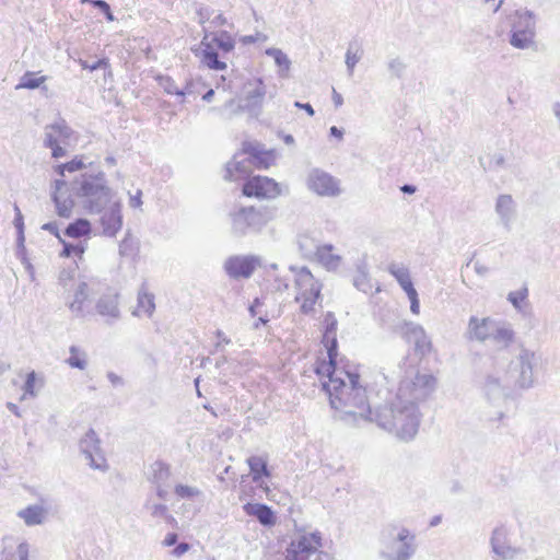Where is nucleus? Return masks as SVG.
Here are the masks:
<instances>
[{"instance_id": "obj_1", "label": "nucleus", "mask_w": 560, "mask_h": 560, "mask_svg": "<svg viewBox=\"0 0 560 560\" xmlns=\"http://www.w3.org/2000/svg\"><path fill=\"white\" fill-rule=\"evenodd\" d=\"M435 377L432 374H420L400 382L393 401L377 407L375 421L378 427L395 432L402 441H411L418 433L420 412L418 402L424 401L435 388Z\"/></svg>"}, {"instance_id": "obj_2", "label": "nucleus", "mask_w": 560, "mask_h": 560, "mask_svg": "<svg viewBox=\"0 0 560 560\" xmlns=\"http://www.w3.org/2000/svg\"><path fill=\"white\" fill-rule=\"evenodd\" d=\"M348 378L337 382L334 388L330 384H324V390L329 397V402L336 411V417L350 425H360L371 422L373 419L366 390L359 384L360 375L343 372Z\"/></svg>"}, {"instance_id": "obj_3", "label": "nucleus", "mask_w": 560, "mask_h": 560, "mask_svg": "<svg viewBox=\"0 0 560 560\" xmlns=\"http://www.w3.org/2000/svg\"><path fill=\"white\" fill-rule=\"evenodd\" d=\"M71 191L83 199V207L90 213H101L114 202L103 172L81 174L71 183Z\"/></svg>"}, {"instance_id": "obj_4", "label": "nucleus", "mask_w": 560, "mask_h": 560, "mask_svg": "<svg viewBox=\"0 0 560 560\" xmlns=\"http://www.w3.org/2000/svg\"><path fill=\"white\" fill-rule=\"evenodd\" d=\"M380 557L384 560H410L417 552V536L397 524L386 525L380 535Z\"/></svg>"}, {"instance_id": "obj_5", "label": "nucleus", "mask_w": 560, "mask_h": 560, "mask_svg": "<svg viewBox=\"0 0 560 560\" xmlns=\"http://www.w3.org/2000/svg\"><path fill=\"white\" fill-rule=\"evenodd\" d=\"M276 215L277 208L272 206H242L230 212L231 234L234 237L257 235Z\"/></svg>"}, {"instance_id": "obj_6", "label": "nucleus", "mask_w": 560, "mask_h": 560, "mask_svg": "<svg viewBox=\"0 0 560 560\" xmlns=\"http://www.w3.org/2000/svg\"><path fill=\"white\" fill-rule=\"evenodd\" d=\"M477 388L485 401L495 408H500L510 397V382L503 378L498 371L486 372L479 375Z\"/></svg>"}, {"instance_id": "obj_7", "label": "nucleus", "mask_w": 560, "mask_h": 560, "mask_svg": "<svg viewBox=\"0 0 560 560\" xmlns=\"http://www.w3.org/2000/svg\"><path fill=\"white\" fill-rule=\"evenodd\" d=\"M322 547V536L318 532L310 535H299L292 539L287 548L285 560H331V557Z\"/></svg>"}, {"instance_id": "obj_8", "label": "nucleus", "mask_w": 560, "mask_h": 560, "mask_svg": "<svg viewBox=\"0 0 560 560\" xmlns=\"http://www.w3.org/2000/svg\"><path fill=\"white\" fill-rule=\"evenodd\" d=\"M244 95L240 98L235 115L246 112L252 118H258L262 113L266 96V85L261 78L248 80L243 86Z\"/></svg>"}, {"instance_id": "obj_9", "label": "nucleus", "mask_w": 560, "mask_h": 560, "mask_svg": "<svg viewBox=\"0 0 560 560\" xmlns=\"http://www.w3.org/2000/svg\"><path fill=\"white\" fill-rule=\"evenodd\" d=\"M536 355L533 351L522 348L518 355L510 362V369L505 376L513 378L515 386L528 389L534 385V365Z\"/></svg>"}, {"instance_id": "obj_10", "label": "nucleus", "mask_w": 560, "mask_h": 560, "mask_svg": "<svg viewBox=\"0 0 560 560\" xmlns=\"http://www.w3.org/2000/svg\"><path fill=\"white\" fill-rule=\"evenodd\" d=\"M242 192L257 199H275L282 195V186L273 178L252 175L243 184Z\"/></svg>"}, {"instance_id": "obj_11", "label": "nucleus", "mask_w": 560, "mask_h": 560, "mask_svg": "<svg viewBox=\"0 0 560 560\" xmlns=\"http://www.w3.org/2000/svg\"><path fill=\"white\" fill-rule=\"evenodd\" d=\"M80 450L89 460L91 468L101 471L107 470L108 466L101 448V440L93 429H90L80 440Z\"/></svg>"}, {"instance_id": "obj_12", "label": "nucleus", "mask_w": 560, "mask_h": 560, "mask_svg": "<svg viewBox=\"0 0 560 560\" xmlns=\"http://www.w3.org/2000/svg\"><path fill=\"white\" fill-rule=\"evenodd\" d=\"M260 266V258L255 255L230 256L224 262V270L232 279H248Z\"/></svg>"}, {"instance_id": "obj_13", "label": "nucleus", "mask_w": 560, "mask_h": 560, "mask_svg": "<svg viewBox=\"0 0 560 560\" xmlns=\"http://www.w3.org/2000/svg\"><path fill=\"white\" fill-rule=\"evenodd\" d=\"M491 551L494 560H513L523 550L510 542L509 530L505 526H497L490 537Z\"/></svg>"}, {"instance_id": "obj_14", "label": "nucleus", "mask_w": 560, "mask_h": 560, "mask_svg": "<svg viewBox=\"0 0 560 560\" xmlns=\"http://www.w3.org/2000/svg\"><path fill=\"white\" fill-rule=\"evenodd\" d=\"M327 349L328 362L320 361L316 364L315 372L317 375L328 377V382L324 384H330L331 388L337 385V382H341L345 378L338 375V369L336 366V360L338 355V341L337 338L332 337L330 343L325 345Z\"/></svg>"}, {"instance_id": "obj_15", "label": "nucleus", "mask_w": 560, "mask_h": 560, "mask_svg": "<svg viewBox=\"0 0 560 560\" xmlns=\"http://www.w3.org/2000/svg\"><path fill=\"white\" fill-rule=\"evenodd\" d=\"M307 187L319 196H337L340 192L338 182L328 173L315 168L307 177Z\"/></svg>"}, {"instance_id": "obj_16", "label": "nucleus", "mask_w": 560, "mask_h": 560, "mask_svg": "<svg viewBox=\"0 0 560 560\" xmlns=\"http://www.w3.org/2000/svg\"><path fill=\"white\" fill-rule=\"evenodd\" d=\"M102 235L115 237L122 226L121 203L114 201L101 212Z\"/></svg>"}, {"instance_id": "obj_17", "label": "nucleus", "mask_w": 560, "mask_h": 560, "mask_svg": "<svg viewBox=\"0 0 560 560\" xmlns=\"http://www.w3.org/2000/svg\"><path fill=\"white\" fill-rule=\"evenodd\" d=\"M494 320L491 317L471 316L464 334L465 338L469 341L486 342L491 337Z\"/></svg>"}, {"instance_id": "obj_18", "label": "nucleus", "mask_w": 560, "mask_h": 560, "mask_svg": "<svg viewBox=\"0 0 560 560\" xmlns=\"http://www.w3.org/2000/svg\"><path fill=\"white\" fill-rule=\"evenodd\" d=\"M67 183L63 179H56L54 182V190L51 192V200L55 203L56 212L60 218H70L72 214V209L74 207V201L71 196L63 190L66 188Z\"/></svg>"}, {"instance_id": "obj_19", "label": "nucleus", "mask_w": 560, "mask_h": 560, "mask_svg": "<svg viewBox=\"0 0 560 560\" xmlns=\"http://www.w3.org/2000/svg\"><path fill=\"white\" fill-rule=\"evenodd\" d=\"M243 153L248 156V164L258 170L268 168L275 161L272 151H267L259 143L244 142Z\"/></svg>"}, {"instance_id": "obj_20", "label": "nucleus", "mask_w": 560, "mask_h": 560, "mask_svg": "<svg viewBox=\"0 0 560 560\" xmlns=\"http://www.w3.org/2000/svg\"><path fill=\"white\" fill-rule=\"evenodd\" d=\"M202 31L203 37L200 42V47L202 48L200 52L201 62L211 70H225L228 67L226 63L219 59L218 50L209 43V31L206 27H203Z\"/></svg>"}, {"instance_id": "obj_21", "label": "nucleus", "mask_w": 560, "mask_h": 560, "mask_svg": "<svg viewBox=\"0 0 560 560\" xmlns=\"http://www.w3.org/2000/svg\"><path fill=\"white\" fill-rule=\"evenodd\" d=\"M243 510L248 516H253L257 522L267 528H270L277 523V515L271 506L265 503L247 502L243 505Z\"/></svg>"}, {"instance_id": "obj_22", "label": "nucleus", "mask_w": 560, "mask_h": 560, "mask_svg": "<svg viewBox=\"0 0 560 560\" xmlns=\"http://www.w3.org/2000/svg\"><path fill=\"white\" fill-rule=\"evenodd\" d=\"M118 294H104L96 302L95 308L98 315L105 317L107 324H113L120 318Z\"/></svg>"}, {"instance_id": "obj_23", "label": "nucleus", "mask_w": 560, "mask_h": 560, "mask_svg": "<svg viewBox=\"0 0 560 560\" xmlns=\"http://www.w3.org/2000/svg\"><path fill=\"white\" fill-rule=\"evenodd\" d=\"M245 154L243 151L236 153L233 160L226 164L224 179L226 180H238L247 179L250 175L253 165L248 164V156L243 158Z\"/></svg>"}, {"instance_id": "obj_24", "label": "nucleus", "mask_w": 560, "mask_h": 560, "mask_svg": "<svg viewBox=\"0 0 560 560\" xmlns=\"http://www.w3.org/2000/svg\"><path fill=\"white\" fill-rule=\"evenodd\" d=\"M407 341L415 345V351L423 357L431 350V341L429 340L422 326L418 324H407L406 328Z\"/></svg>"}, {"instance_id": "obj_25", "label": "nucleus", "mask_w": 560, "mask_h": 560, "mask_svg": "<svg viewBox=\"0 0 560 560\" xmlns=\"http://www.w3.org/2000/svg\"><path fill=\"white\" fill-rule=\"evenodd\" d=\"M495 212L500 217L503 226L510 231L515 217V202L511 195H500L497 198Z\"/></svg>"}, {"instance_id": "obj_26", "label": "nucleus", "mask_w": 560, "mask_h": 560, "mask_svg": "<svg viewBox=\"0 0 560 560\" xmlns=\"http://www.w3.org/2000/svg\"><path fill=\"white\" fill-rule=\"evenodd\" d=\"M515 338L511 324L494 320L490 339L501 348H508Z\"/></svg>"}, {"instance_id": "obj_27", "label": "nucleus", "mask_w": 560, "mask_h": 560, "mask_svg": "<svg viewBox=\"0 0 560 560\" xmlns=\"http://www.w3.org/2000/svg\"><path fill=\"white\" fill-rule=\"evenodd\" d=\"M16 515L24 521L26 526H36L46 521L47 510L43 505L32 504L20 510Z\"/></svg>"}, {"instance_id": "obj_28", "label": "nucleus", "mask_w": 560, "mask_h": 560, "mask_svg": "<svg viewBox=\"0 0 560 560\" xmlns=\"http://www.w3.org/2000/svg\"><path fill=\"white\" fill-rule=\"evenodd\" d=\"M247 464L254 482L258 483L262 478H269L271 476L266 457L258 455L249 456Z\"/></svg>"}, {"instance_id": "obj_29", "label": "nucleus", "mask_w": 560, "mask_h": 560, "mask_svg": "<svg viewBox=\"0 0 560 560\" xmlns=\"http://www.w3.org/2000/svg\"><path fill=\"white\" fill-rule=\"evenodd\" d=\"M209 43L223 55L231 52L235 47V40L228 31L209 32Z\"/></svg>"}, {"instance_id": "obj_30", "label": "nucleus", "mask_w": 560, "mask_h": 560, "mask_svg": "<svg viewBox=\"0 0 560 560\" xmlns=\"http://www.w3.org/2000/svg\"><path fill=\"white\" fill-rule=\"evenodd\" d=\"M298 246L301 255L311 261L315 260L322 247L314 237L307 234H301L298 236Z\"/></svg>"}, {"instance_id": "obj_31", "label": "nucleus", "mask_w": 560, "mask_h": 560, "mask_svg": "<svg viewBox=\"0 0 560 560\" xmlns=\"http://www.w3.org/2000/svg\"><path fill=\"white\" fill-rule=\"evenodd\" d=\"M332 249L334 246L330 244L323 245L314 261L319 262L329 271L336 270L341 262V257L339 255L332 254Z\"/></svg>"}, {"instance_id": "obj_32", "label": "nucleus", "mask_w": 560, "mask_h": 560, "mask_svg": "<svg viewBox=\"0 0 560 560\" xmlns=\"http://www.w3.org/2000/svg\"><path fill=\"white\" fill-rule=\"evenodd\" d=\"M512 30L536 34V21L532 11H516Z\"/></svg>"}, {"instance_id": "obj_33", "label": "nucleus", "mask_w": 560, "mask_h": 560, "mask_svg": "<svg viewBox=\"0 0 560 560\" xmlns=\"http://www.w3.org/2000/svg\"><path fill=\"white\" fill-rule=\"evenodd\" d=\"M362 56L363 49L361 43L357 38L351 39L346 51V66L349 75L353 74L354 67L361 60Z\"/></svg>"}, {"instance_id": "obj_34", "label": "nucleus", "mask_w": 560, "mask_h": 560, "mask_svg": "<svg viewBox=\"0 0 560 560\" xmlns=\"http://www.w3.org/2000/svg\"><path fill=\"white\" fill-rule=\"evenodd\" d=\"M91 232L92 228L90 221L84 218H79L69 223L63 233L71 238H81L89 236Z\"/></svg>"}, {"instance_id": "obj_35", "label": "nucleus", "mask_w": 560, "mask_h": 560, "mask_svg": "<svg viewBox=\"0 0 560 560\" xmlns=\"http://www.w3.org/2000/svg\"><path fill=\"white\" fill-rule=\"evenodd\" d=\"M266 55L275 60V63L279 68V75L281 78H287L291 67V60L287 54L279 48L271 47L266 49Z\"/></svg>"}, {"instance_id": "obj_36", "label": "nucleus", "mask_w": 560, "mask_h": 560, "mask_svg": "<svg viewBox=\"0 0 560 560\" xmlns=\"http://www.w3.org/2000/svg\"><path fill=\"white\" fill-rule=\"evenodd\" d=\"M388 271L397 280V282L405 292L415 289L412 280L410 278L409 270L407 268L399 266L397 264H392L388 267Z\"/></svg>"}, {"instance_id": "obj_37", "label": "nucleus", "mask_w": 560, "mask_h": 560, "mask_svg": "<svg viewBox=\"0 0 560 560\" xmlns=\"http://www.w3.org/2000/svg\"><path fill=\"white\" fill-rule=\"evenodd\" d=\"M140 310L149 317L152 316L155 310L154 295L144 291V284L138 292V307L132 312V315L139 316Z\"/></svg>"}, {"instance_id": "obj_38", "label": "nucleus", "mask_w": 560, "mask_h": 560, "mask_svg": "<svg viewBox=\"0 0 560 560\" xmlns=\"http://www.w3.org/2000/svg\"><path fill=\"white\" fill-rule=\"evenodd\" d=\"M535 35L527 32L512 30L510 31V44L517 49H527L535 45Z\"/></svg>"}, {"instance_id": "obj_39", "label": "nucleus", "mask_w": 560, "mask_h": 560, "mask_svg": "<svg viewBox=\"0 0 560 560\" xmlns=\"http://www.w3.org/2000/svg\"><path fill=\"white\" fill-rule=\"evenodd\" d=\"M295 285L300 292V291H305L308 288H313L315 285H322V283L314 278V276L308 270V268L302 267L296 272Z\"/></svg>"}, {"instance_id": "obj_40", "label": "nucleus", "mask_w": 560, "mask_h": 560, "mask_svg": "<svg viewBox=\"0 0 560 560\" xmlns=\"http://www.w3.org/2000/svg\"><path fill=\"white\" fill-rule=\"evenodd\" d=\"M69 352L70 355L66 360L67 364H69L72 369L84 370L88 365L86 352L77 346H71L69 348Z\"/></svg>"}, {"instance_id": "obj_41", "label": "nucleus", "mask_w": 560, "mask_h": 560, "mask_svg": "<svg viewBox=\"0 0 560 560\" xmlns=\"http://www.w3.org/2000/svg\"><path fill=\"white\" fill-rule=\"evenodd\" d=\"M89 294V284L84 281L80 282L74 292V300L70 303V310L73 313L81 314L83 302L88 300Z\"/></svg>"}, {"instance_id": "obj_42", "label": "nucleus", "mask_w": 560, "mask_h": 560, "mask_svg": "<svg viewBox=\"0 0 560 560\" xmlns=\"http://www.w3.org/2000/svg\"><path fill=\"white\" fill-rule=\"evenodd\" d=\"M151 470H152V479L151 480L155 485H164L168 480L170 475H171L170 466L162 460L154 462L151 465Z\"/></svg>"}, {"instance_id": "obj_43", "label": "nucleus", "mask_w": 560, "mask_h": 560, "mask_svg": "<svg viewBox=\"0 0 560 560\" xmlns=\"http://www.w3.org/2000/svg\"><path fill=\"white\" fill-rule=\"evenodd\" d=\"M353 285L364 293L369 292L372 289L366 265L364 262H361L357 266V273L353 278Z\"/></svg>"}, {"instance_id": "obj_44", "label": "nucleus", "mask_w": 560, "mask_h": 560, "mask_svg": "<svg viewBox=\"0 0 560 560\" xmlns=\"http://www.w3.org/2000/svg\"><path fill=\"white\" fill-rule=\"evenodd\" d=\"M46 81V77H37L35 72L27 71L25 72L21 79L16 89H27L34 90L40 86L42 83Z\"/></svg>"}, {"instance_id": "obj_45", "label": "nucleus", "mask_w": 560, "mask_h": 560, "mask_svg": "<svg viewBox=\"0 0 560 560\" xmlns=\"http://www.w3.org/2000/svg\"><path fill=\"white\" fill-rule=\"evenodd\" d=\"M386 66L390 77L397 79H401L407 69V65L399 56L389 58Z\"/></svg>"}, {"instance_id": "obj_46", "label": "nucleus", "mask_w": 560, "mask_h": 560, "mask_svg": "<svg viewBox=\"0 0 560 560\" xmlns=\"http://www.w3.org/2000/svg\"><path fill=\"white\" fill-rule=\"evenodd\" d=\"M324 324H325L324 341L326 342V345H328V343H330L332 337L336 338V330H337L338 323H337V319H336L334 313L328 312L325 315Z\"/></svg>"}, {"instance_id": "obj_47", "label": "nucleus", "mask_w": 560, "mask_h": 560, "mask_svg": "<svg viewBox=\"0 0 560 560\" xmlns=\"http://www.w3.org/2000/svg\"><path fill=\"white\" fill-rule=\"evenodd\" d=\"M160 85L167 94L185 96L186 94L190 93L188 89H178L175 84V81L171 77H161Z\"/></svg>"}, {"instance_id": "obj_48", "label": "nucleus", "mask_w": 560, "mask_h": 560, "mask_svg": "<svg viewBox=\"0 0 560 560\" xmlns=\"http://www.w3.org/2000/svg\"><path fill=\"white\" fill-rule=\"evenodd\" d=\"M84 167H85V164L83 163L82 159L75 156L70 162L57 165L55 171L58 175L65 176L66 171L67 172H77V171H81Z\"/></svg>"}, {"instance_id": "obj_49", "label": "nucleus", "mask_w": 560, "mask_h": 560, "mask_svg": "<svg viewBox=\"0 0 560 560\" xmlns=\"http://www.w3.org/2000/svg\"><path fill=\"white\" fill-rule=\"evenodd\" d=\"M136 240L131 236V233L128 231L125 237L119 243V255L120 256H130L136 250Z\"/></svg>"}, {"instance_id": "obj_50", "label": "nucleus", "mask_w": 560, "mask_h": 560, "mask_svg": "<svg viewBox=\"0 0 560 560\" xmlns=\"http://www.w3.org/2000/svg\"><path fill=\"white\" fill-rule=\"evenodd\" d=\"M528 296V289L527 287H523L522 289L517 291H512L508 294V301L516 308L521 310L522 303L527 299Z\"/></svg>"}, {"instance_id": "obj_51", "label": "nucleus", "mask_w": 560, "mask_h": 560, "mask_svg": "<svg viewBox=\"0 0 560 560\" xmlns=\"http://www.w3.org/2000/svg\"><path fill=\"white\" fill-rule=\"evenodd\" d=\"M60 242L62 243L61 256H65V257H70V256L81 257L83 255V253H84L83 245L66 243L62 240Z\"/></svg>"}, {"instance_id": "obj_52", "label": "nucleus", "mask_w": 560, "mask_h": 560, "mask_svg": "<svg viewBox=\"0 0 560 560\" xmlns=\"http://www.w3.org/2000/svg\"><path fill=\"white\" fill-rule=\"evenodd\" d=\"M89 3H91L95 9H97L100 12H102L105 15V19L108 22H113L116 20L114 16L110 5L105 0H86Z\"/></svg>"}, {"instance_id": "obj_53", "label": "nucleus", "mask_w": 560, "mask_h": 560, "mask_svg": "<svg viewBox=\"0 0 560 560\" xmlns=\"http://www.w3.org/2000/svg\"><path fill=\"white\" fill-rule=\"evenodd\" d=\"M175 493L182 499H192L200 494V490L186 485H177L175 487Z\"/></svg>"}, {"instance_id": "obj_54", "label": "nucleus", "mask_w": 560, "mask_h": 560, "mask_svg": "<svg viewBox=\"0 0 560 560\" xmlns=\"http://www.w3.org/2000/svg\"><path fill=\"white\" fill-rule=\"evenodd\" d=\"M322 285H315L313 288H308L305 291H300L295 296V301L300 302L301 299H308L317 301L320 298Z\"/></svg>"}, {"instance_id": "obj_55", "label": "nucleus", "mask_w": 560, "mask_h": 560, "mask_svg": "<svg viewBox=\"0 0 560 560\" xmlns=\"http://www.w3.org/2000/svg\"><path fill=\"white\" fill-rule=\"evenodd\" d=\"M36 373L35 371H31L26 374V380L24 382V385H23V390L25 393V395H30L32 397H35L36 394H35V383H36Z\"/></svg>"}, {"instance_id": "obj_56", "label": "nucleus", "mask_w": 560, "mask_h": 560, "mask_svg": "<svg viewBox=\"0 0 560 560\" xmlns=\"http://www.w3.org/2000/svg\"><path fill=\"white\" fill-rule=\"evenodd\" d=\"M46 129H51L58 136L66 138V139H68L71 135V129L67 126V124L63 120L51 124V125L47 126Z\"/></svg>"}, {"instance_id": "obj_57", "label": "nucleus", "mask_w": 560, "mask_h": 560, "mask_svg": "<svg viewBox=\"0 0 560 560\" xmlns=\"http://www.w3.org/2000/svg\"><path fill=\"white\" fill-rule=\"evenodd\" d=\"M198 15V22L199 24L203 25L206 22H210L213 19L212 15L214 14V10L209 7H200L196 11Z\"/></svg>"}, {"instance_id": "obj_58", "label": "nucleus", "mask_w": 560, "mask_h": 560, "mask_svg": "<svg viewBox=\"0 0 560 560\" xmlns=\"http://www.w3.org/2000/svg\"><path fill=\"white\" fill-rule=\"evenodd\" d=\"M81 66L83 69H89L90 71H95V70H98V69H106L107 67H109V62H108V59L107 58H101L92 63H90L89 61H81Z\"/></svg>"}, {"instance_id": "obj_59", "label": "nucleus", "mask_w": 560, "mask_h": 560, "mask_svg": "<svg viewBox=\"0 0 560 560\" xmlns=\"http://www.w3.org/2000/svg\"><path fill=\"white\" fill-rule=\"evenodd\" d=\"M409 301H410V311L412 314L418 315L420 312V302L418 299V293L416 289H412L408 292H406Z\"/></svg>"}, {"instance_id": "obj_60", "label": "nucleus", "mask_w": 560, "mask_h": 560, "mask_svg": "<svg viewBox=\"0 0 560 560\" xmlns=\"http://www.w3.org/2000/svg\"><path fill=\"white\" fill-rule=\"evenodd\" d=\"M145 508L151 510L153 516L164 517L167 513V506L165 504L158 503L150 505L149 502H147Z\"/></svg>"}, {"instance_id": "obj_61", "label": "nucleus", "mask_w": 560, "mask_h": 560, "mask_svg": "<svg viewBox=\"0 0 560 560\" xmlns=\"http://www.w3.org/2000/svg\"><path fill=\"white\" fill-rule=\"evenodd\" d=\"M14 210H15V217H14V220H13V224H14V226L16 229V232L19 234H22V231H24L23 215L21 213L20 208L16 205L14 206Z\"/></svg>"}, {"instance_id": "obj_62", "label": "nucleus", "mask_w": 560, "mask_h": 560, "mask_svg": "<svg viewBox=\"0 0 560 560\" xmlns=\"http://www.w3.org/2000/svg\"><path fill=\"white\" fill-rule=\"evenodd\" d=\"M30 545L26 541L19 544L16 553L19 560H28Z\"/></svg>"}, {"instance_id": "obj_63", "label": "nucleus", "mask_w": 560, "mask_h": 560, "mask_svg": "<svg viewBox=\"0 0 560 560\" xmlns=\"http://www.w3.org/2000/svg\"><path fill=\"white\" fill-rule=\"evenodd\" d=\"M301 312L305 315L311 314L314 311V305L317 301L315 300H308V299H301Z\"/></svg>"}, {"instance_id": "obj_64", "label": "nucleus", "mask_w": 560, "mask_h": 560, "mask_svg": "<svg viewBox=\"0 0 560 560\" xmlns=\"http://www.w3.org/2000/svg\"><path fill=\"white\" fill-rule=\"evenodd\" d=\"M72 278H73L72 270L62 269L59 273L58 280H59V283L66 288L68 284V281H70Z\"/></svg>"}]
</instances>
